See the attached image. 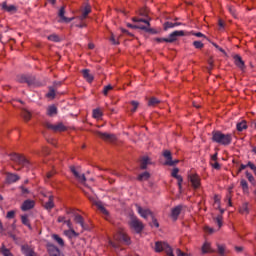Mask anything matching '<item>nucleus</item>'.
I'll return each instance as SVG.
<instances>
[{
  "instance_id": "f257e3e1",
  "label": "nucleus",
  "mask_w": 256,
  "mask_h": 256,
  "mask_svg": "<svg viewBox=\"0 0 256 256\" xmlns=\"http://www.w3.org/2000/svg\"><path fill=\"white\" fill-rule=\"evenodd\" d=\"M212 141L218 145H223L224 147L229 146L233 142V134H225L219 130L212 132Z\"/></svg>"
},
{
  "instance_id": "f03ea898",
  "label": "nucleus",
  "mask_w": 256,
  "mask_h": 256,
  "mask_svg": "<svg viewBox=\"0 0 256 256\" xmlns=\"http://www.w3.org/2000/svg\"><path fill=\"white\" fill-rule=\"evenodd\" d=\"M132 21L134 23H145V25H147V26L140 27L141 31H145V33H150L151 35H157V33H159L156 29L151 28V23L149 22V21H151L150 18L143 19V18L134 17V18H132Z\"/></svg>"
},
{
  "instance_id": "7ed1b4c3",
  "label": "nucleus",
  "mask_w": 256,
  "mask_h": 256,
  "mask_svg": "<svg viewBox=\"0 0 256 256\" xmlns=\"http://www.w3.org/2000/svg\"><path fill=\"white\" fill-rule=\"evenodd\" d=\"M10 159L22 167H29L30 165L29 160H27V158L21 154L13 153L10 155Z\"/></svg>"
},
{
  "instance_id": "20e7f679",
  "label": "nucleus",
  "mask_w": 256,
  "mask_h": 256,
  "mask_svg": "<svg viewBox=\"0 0 256 256\" xmlns=\"http://www.w3.org/2000/svg\"><path fill=\"white\" fill-rule=\"evenodd\" d=\"M44 126L46 127V129H51L55 133H63V131H67V127L63 125V123H58L56 125H53L49 122H46Z\"/></svg>"
},
{
  "instance_id": "39448f33",
  "label": "nucleus",
  "mask_w": 256,
  "mask_h": 256,
  "mask_svg": "<svg viewBox=\"0 0 256 256\" xmlns=\"http://www.w3.org/2000/svg\"><path fill=\"white\" fill-rule=\"evenodd\" d=\"M130 227L131 229H134L136 233H141V231L144 229L143 222H141L137 217L131 218Z\"/></svg>"
},
{
  "instance_id": "423d86ee",
  "label": "nucleus",
  "mask_w": 256,
  "mask_h": 256,
  "mask_svg": "<svg viewBox=\"0 0 256 256\" xmlns=\"http://www.w3.org/2000/svg\"><path fill=\"white\" fill-rule=\"evenodd\" d=\"M163 157L164 159H166L164 164L168 165L169 167H173L174 165H177V163H179V160H173V155L169 150H164Z\"/></svg>"
},
{
  "instance_id": "0eeeda50",
  "label": "nucleus",
  "mask_w": 256,
  "mask_h": 256,
  "mask_svg": "<svg viewBox=\"0 0 256 256\" xmlns=\"http://www.w3.org/2000/svg\"><path fill=\"white\" fill-rule=\"evenodd\" d=\"M18 83H27V85H33L35 83V78L31 75L21 74L17 76Z\"/></svg>"
},
{
  "instance_id": "6e6552de",
  "label": "nucleus",
  "mask_w": 256,
  "mask_h": 256,
  "mask_svg": "<svg viewBox=\"0 0 256 256\" xmlns=\"http://www.w3.org/2000/svg\"><path fill=\"white\" fill-rule=\"evenodd\" d=\"M95 135H97V137H100V139H103V141H110V143H112L116 139L115 134H109L107 132L97 131Z\"/></svg>"
},
{
  "instance_id": "1a4fd4ad",
  "label": "nucleus",
  "mask_w": 256,
  "mask_h": 256,
  "mask_svg": "<svg viewBox=\"0 0 256 256\" xmlns=\"http://www.w3.org/2000/svg\"><path fill=\"white\" fill-rule=\"evenodd\" d=\"M188 179H189V181L192 184V187L194 189H199V187H201V178H199V175H197V174H190L188 176Z\"/></svg>"
},
{
  "instance_id": "9d476101",
  "label": "nucleus",
  "mask_w": 256,
  "mask_h": 256,
  "mask_svg": "<svg viewBox=\"0 0 256 256\" xmlns=\"http://www.w3.org/2000/svg\"><path fill=\"white\" fill-rule=\"evenodd\" d=\"M177 37H185V31L176 30V31L170 33L168 40H167L168 43H173V42L177 41Z\"/></svg>"
},
{
  "instance_id": "9b49d317",
  "label": "nucleus",
  "mask_w": 256,
  "mask_h": 256,
  "mask_svg": "<svg viewBox=\"0 0 256 256\" xmlns=\"http://www.w3.org/2000/svg\"><path fill=\"white\" fill-rule=\"evenodd\" d=\"M136 209L140 217H143V219H147L148 217H153V212H151V210L149 209H143L139 205H136Z\"/></svg>"
},
{
  "instance_id": "f8f14e48",
  "label": "nucleus",
  "mask_w": 256,
  "mask_h": 256,
  "mask_svg": "<svg viewBox=\"0 0 256 256\" xmlns=\"http://www.w3.org/2000/svg\"><path fill=\"white\" fill-rule=\"evenodd\" d=\"M44 197H48V201H43V207L46 211H51L53 207H55V202L53 201V195H44Z\"/></svg>"
},
{
  "instance_id": "ddd939ff",
  "label": "nucleus",
  "mask_w": 256,
  "mask_h": 256,
  "mask_svg": "<svg viewBox=\"0 0 256 256\" xmlns=\"http://www.w3.org/2000/svg\"><path fill=\"white\" fill-rule=\"evenodd\" d=\"M70 171L73 173L74 177H76V179L80 183H85V181H87V178H85V174H79L75 166H71Z\"/></svg>"
},
{
  "instance_id": "4468645a",
  "label": "nucleus",
  "mask_w": 256,
  "mask_h": 256,
  "mask_svg": "<svg viewBox=\"0 0 256 256\" xmlns=\"http://www.w3.org/2000/svg\"><path fill=\"white\" fill-rule=\"evenodd\" d=\"M70 171L73 173L74 177H76V179L80 183H85V181H87V178H85V174H79L75 166H71Z\"/></svg>"
},
{
  "instance_id": "2eb2a0df",
  "label": "nucleus",
  "mask_w": 256,
  "mask_h": 256,
  "mask_svg": "<svg viewBox=\"0 0 256 256\" xmlns=\"http://www.w3.org/2000/svg\"><path fill=\"white\" fill-rule=\"evenodd\" d=\"M33 207H35V200L27 199L22 203L21 209L23 211H30Z\"/></svg>"
},
{
  "instance_id": "dca6fc26",
  "label": "nucleus",
  "mask_w": 256,
  "mask_h": 256,
  "mask_svg": "<svg viewBox=\"0 0 256 256\" xmlns=\"http://www.w3.org/2000/svg\"><path fill=\"white\" fill-rule=\"evenodd\" d=\"M181 211H183V205H178L172 208L171 217L172 219H174V221H177V219L179 218V215H181Z\"/></svg>"
},
{
  "instance_id": "f3484780",
  "label": "nucleus",
  "mask_w": 256,
  "mask_h": 256,
  "mask_svg": "<svg viewBox=\"0 0 256 256\" xmlns=\"http://www.w3.org/2000/svg\"><path fill=\"white\" fill-rule=\"evenodd\" d=\"M114 239H116V241H123L124 243H126V245H129L131 243V239L129 238V236H127V234H125V232H119L117 236H114Z\"/></svg>"
},
{
  "instance_id": "a211bd4d",
  "label": "nucleus",
  "mask_w": 256,
  "mask_h": 256,
  "mask_svg": "<svg viewBox=\"0 0 256 256\" xmlns=\"http://www.w3.org/2000/svg\"><path fill=\"white\" fill-rule=\"evenodd\" d=\"M19 179H21V177L17 174H13V173H7L6 174V181L10 185L13 184V183H17V181H19Z\"/></svg>"
},
{
  "instance_id": "6ab92c4d",
  "label": "nucleus",
  "mask_w": 256,
  "mask_h": 256,
  "mask_svg": "<svg viewBox=\"0 0 256 256\" xmlns=\"http://www.w3.org/2000/svg\"><path fill=\"white\" fill-rule=\"evenodd\" d=\"M234 63L241 71L245 70V61L238 54L234 56Z\"/></svg>"
},
{
  "instance_id": "aec40b11",
  "label": "nucleus",
  "mask_w": 256,
  "mask_h": 256,
  "mask_svg": "<svg viewBox=\"0 0 256 256\" xmlns=\"http://www.w3.org/2000/svg\"><path fill=\"white\" fill-rule=\"evenodd\" d=\"M2 11H7V13H17V6L15 5H7V2H3L2 5Z\"/></svg>"
},
{
  "instance_id": "412c9836",
  "label": "nucleus",
  "mask_w": 256,
  "mask_h": 256,
  "mask_svg": "<svg viewBox=\"0 0 256 256\" xmlns=\"http://www.w3.org/2000/svg\"><path fill=\"white\" fill-rule=\"evenodd\" d=\"M58 17L64 21V23H71L73 21V18H67L65 17V6H62L59 10Z\"/></svg>"
},
{
  "instance_id": "4be33fe9",
  "label": "nucleus",
  "mask_w": 256,
  "mask_h": 256,
  "mask_svg": "<svg viewBox=\"0 0 256 256\" xmlns=\"http://www.w3.org/2000/svg\"><path fill=\"white\" fill-rule=\"evenodd\" d=\"M89 13H91V5L86 4V6L84 7V9L82 11V14L79 17L80 21H85V19H87V15H89Z\"/></svg>"
},
{
  "instance_id": "5701e85b",
  "label": "nucleus",
  "mask_w": 256,
  "mask_h": 256,
  "mask_svg": "<svg viewBox=\"0 0 256 256\" xmlns=\"http://www.w3.org/2000/svg\"><path fill=\"white\" fill-rule=\"evenodd\" d=\"M179 25H182V23H180V22H175V23H173V22L167 21V22H165L164 25H163L164 31H167V30H169V29H173V28H175V27H179Z\"/></svg>"
},
{
  "instance_id": "b1692460",
  "label": "nucleus",
  "mask_w": 256,
  "mask_h": 256,
  "mask_svg": "<svg viewBox=\"0 0 256 256\" xmlns=\"http://www.w3.org/2000/svg\"><path fill=\"white\" fill-rule=\"evenodd\" d=\"M74 221H75V223H78V225H80V227H82V229H86L85 220L83 219V216H81L79 214H75Z\"/></svg>"
},
{
  "instance_id": "393cba45",
  "label": "nucleus",
  "mask_w": 256,
  "mask_h": 256,
  "mask_svg": "<svg viewBox=\"0 0 256 256\" xmlns=\"http://www.w3.org/2000/svg\"><path fill=\"white\" fill-rule=\"evenodd\" d=\"M82 75H83L84 79H86V81H88V83H92L94 78H93V75H91V73H89V69L82 70Z\"/></svg>"
},
{
  "instance_id": "a878e982",
  "label": "nucleus",
  "mask_w": 256,
  "mask_h": 256,
  "mask_svg": "<svg viewBox=\"0 0 256 256\" xmlns=\"http://www.w3.org/2000/svg\"><path fill=\"white\" fill-rule=\"evenodd\" d=\"M202 253H215V250L211 248V244L209 242H205L202 246Z\"/></svg>"
},
{
  "instance_id": "bb28decb",
  "label": "nucleus",
  "mask_w": 256,
  "mask_h": 256,
  "mask_svg": "<svg viewBox=\"0 0 256 256\" xmlns=\"http://www.w3.org/2000/svg\"><path fill=\"white\" fill-rule=\"evenodd\" d=\"M94 203H95L96 207L99 209V211H101V213L103 215H105L106 217H109V211H107V209H105L103 207V203H101V202H94Z\"/></svg>"
},
{
  "instance_id": "cd10ccee",
  "label": "nucleus",
  "mask_w": 256,
  "mask_h": 256,
  "mask_svg": "<svg viewBox=\"0 0 256 256\" xmlns=\"http://www.w3.org/2000/svg\"><path fill=\"white\" fill-rule=\"evenodd\" d=\"M159 103H161V100H159L155 97H152L148 101V106L149 107H157V105H159Z\"/></svg>"
},
{
  "instance_id": "c85d7f7f",
  "label": "nucleus",
  "mask_w": 256,
  "mask_h": 256,
  "mask_svg": "<svg viewBox=\"0 0 256 256\" xmlns=\"http://www.w3.org/2000/svg\"><path fill=\"white\" fill-rule=\"evenodd\" d=\"M149 164V157L144 156L140 161V169H147V165Z\"/></svg>"
},
{
  "instance_id": "c756f323",
  "label": "nucleus",
  "mask_w": 256,
  "mask_h": 256,
  "mask_svg": "<svg viewBox=\"0 0 256 256\" xmlns=\"http://www.w3.org/2000/svg\"><path fill=\"white\" fill-rule=\"evenodd\" d=\"M21 222H22L26 227H28V229H33V228L31 227V223L29 222V218H28L27 215L21 216Z\"/></svg>"
},
{
  "instance_id": "7c9ffc66",
  "label": "nucleus",
  "mask_w": 256,
  "mask_h": 256,
  "mask_svg": "<svg viewBox=\"0 0 256 256\" xmlns=\"http://www.w3.org/2000/svg\"><path fill=\"white\" fill-rule=\"evenodd\" d=\"M47 114L50 117H53V115H57V107L55 105L49 106L47 110Z\"/></svg>"
},
{
  "instance_id": "2f4dec72",
  "label": "nucleus",
  "mask_w": 256,
  "mask_h": 256,
  "mask_svg": "<svg viewBox=\"0 0 256 256\" xmlns=\"http://www.w3.org/2000/svg\"><path fill=\"white\" fill-rule=\"evenodd\" d=\"M240 185H241L242 190L244 191V193H249V184L247 183V180L242 179L240 181Z\"/></svg>"
},
{
  "instance_id": "473e14b6",
  "label": "nucleus",
  "mask_w": 256,
  "mask_h": 256,
  "mask_svg": "<svg viewBox=\"0 0 256 256\" xmlns=\"http://www.w3.org/2000/svg\"><path fill=\"white\" fill-rule=\"evenodd\" d=\"M236 129L237 131H245V129H247V122L246 121H242V122H239L237 125H236Z\"/></svg>"
},
{
  "instance_id": "72a5a7b5",
  "label": "nucleus",
  "mask_w": 256,
  "mask_h": 256,
  "mask_svg": "<svg viewBox=\"0 0 256 256\" xmlns=\"http://www.w3.org/2000/svg\"><path fill=\"white\" fill-rule=\"evenodd\" d=\"M149 177H151V174H149V172H144L138 175V181H147L149 180Z\"/></svg>"
},
{
  "instance_id": "f704fd0d",
  "label": "nucleus",
  "mask_w": 256,
  "mask_h": 256,
  "mask_svg": "<svg viewBox=\"0 0 256 256\" xmlns=\"http://www.w3.org/2000/svg\"><path fill=\"white\" fill-rule=\"evenodd\" d=\"M22 117L24 120L26 121H31V112H29V110H22V113H21Z\"/></svg>"
},
{
  "instance_id": "c9c22d12",
  "label": "nucleus",
  "mask_w": 256,
  "mask_h": 256,
  "mask_svg": "<svg viewBox=\"0 0 256 256\" xmlns=\"http://www.w3.org/2000/svg\"><path fill=\"white\" fill-rule=\"evenodd\" d=\"M52 238L54 239V241H57L58 245H60V247H63L65 245V242L62 240L61 237H59V235L54 234L52 236Z\"/></svg>"
},
{
  "instance_id": "e433bc0d",
  "label": "nucleus",
  "mask_w": 256,
  "mask_h": 256,
  "mask_svg": "<svg viewBox=\"0 0 256 256\" xmlns=\"http://www.w3.org/2000/svg\"><path fill=\"white\" fill-rule=\"evenodd\" d=\"M49 99H55V88L49 87V92L46 94Z\"/></svg>"
},
{
  "instance_id": "4c0bfd02",
  "label": "nucleus",
  "mask_w": 256,
  "mask_h": 256,
  "mask_svg": "<svg viewBox=\"0 0 256 256\" xmlns=\"http://www.w3.org/2000/svg\"><path fill=\"white\" fill-rule=\"evenodd\" d=\"M48 41H53L54 43H59V41H61V39L56 34H52V35L48 36Z\"/></svg>"
},
{
  "instance_id": "58836bf2",
  "label": "nucleus",
  "mask_w": 256,
  "mask_h": 256,
  "mask_svg": "<svg viewBox=\"0 0 256 256\" xmlns=\"http://www.w3.org/2000/svg\"><path fill=\"white\" fill-rule=\"evenodd\" d=\"M103 116V113L99 109H94L93 110V117L94 119H99Z\"/></svg>"
},
{
  "instance_id": "ea45409f",
  "label": "nucleus",
  "mask_w": 256,
  "mask_h": 256,
  "mask_svg": "<svg viewBox=\"0 0 256 256\" xmlns=\"http://www.w3.org/2000/svg\"><path fill=\"white\" fill-rule=\"evenodd\" d=\"M193 46L195 47V49H203L205 47V44H203V42L201 41H194Z\"/></svg>"
},
{
  "instance_id": "a19ab883",
  "label": "nucleus",
  "mask_w": 256,
  "mask_h": 256,
  "mask_svg": "<svg viewBox=\"0 0 256 256\" xmlns=\"http://www.w3.org/2000/svg\"><path fill=\"white\" fill-rule=\"evenodd\" d=\"M240 213L242 214L249 213V204L247 203L243 204L242 207L240 208Z\"/></svg>"
},
{
  "instance_id": "79ce46f5",
  "label": "nucleus",
  "mask_w": 256,
  "mask_h": 256,
  "mask_svg": "<svg viewBox=\"0 0 256 256\" xmlns=\"http://www.w3.org/2000/svg\"><path fill=\"white\" fill-rule=\"evenodd\" d=\"M215 223L218 225L219 229H221V227L223 226V217L221 216H217L214 219Z\"/></svg>"
},
{
  "instance_id": "37998d69",
  "label": "nucleus",
  "mask_w": 256,
  "mask_h": 256,
  "mask_svg": "<svg viewBox=\"0 0 256 256\" xmlns=\"http://www.w3.org/2000/svg\"><path fill=\"white\" fill-rule=\"evenodd\" d=\"M246 177H247L248 181L250 183H252V185H255V177H253V175L251 173H249L248 171H246Z\"/></svg>"
},
{
  "instance_id": "c03bdc74",
  "label": "nucleus",
  "mask_w": 256,
  "mask_h": 256,
  "mask_svg": "<svg viewBox=\"0 0 256 256\" xmlns=\"http://www.w3.org/2000/svg\"><path fill=\"white\" fill-rule=\"evenodd\" d=\"M179 173V168H174L172 170L171 176L174 177V179H177V177H180L181 175L178 174Z\"/></svg>"
},
{
  "instance_id": "a18cd8bd",
  "label": "nucleus",
  "mask_w": 256,
  "mask_h": 256,
  "mask_svg": "<svg viewBox=\"0 0 256 256\" xmlns=\"http://www.w3.org/2000/svg\"><path fill=\"white\" fill-rule=\"evenodd\" d=\"M217 247H218V253H219V255H225V246H223V245H217Z\"/></svg>"
},
{
  "instance_id": "49530a36",
  "label": "nucleus",
  "mask_w": 256,
  "mask_h": 256,
  "mask_svg": "<svg viewBox=\"0 0 256 256\" xmlns=\"http://www.w3.org/2000/svg\"><path fill=\"white\" fill-rule=\"evenodd\" d=\"M112 89H113V86H111V85L105 86L104 89H103V94L104 95H109V91H111Z\"/></svg>"
},
{
  "instance_id": "de8ad7c7",
  "label": "nucleus",
  "mask_w": 256,
  "mask_h": 256,
  "mask_svg": "<svg viewBox=\"0 0 256 256\" xmlns=\"http://www.w3.org/2000/svg\"><path fill=\"white\" fill-rule=\"evenodd\" d=\"M131 105H132V107H133V109H132L131 111H132V113H135V111H137V108L139 107V102H137V101H132V102H131Z\"/></svg>"
},
{
  "instance_id": "09e8293b",
  "label": "nucleus",
  "mask_w": 256,
  "mask_h": 256,
  "mask_svg": "<svg viewBox=\"0 0 256 256\" xmlns=\"http://www.w3.org/2000/svg\"><path fill=\"white\" fill-rule=\"evenodd\" d=\"M154 41L157 43H169V38H155Z\"/></svg>"
},
{
  "instance_id": "8fccbe9b",
  "label": "nucleus",
  "mask_w": 256,
  "mask_h": 256,
  "mask_svg": "<svg viewBox=\"0 0 256 256\" xmlns=\"http://www.w3.org/2000/svg\"><path fill=\"white\" fill-rule=\"evenodd\" d=\"M192 35H194V37H203L204 39H207V36H205V34L201 33V32H191Z\"/></svg>"
},
{
  "instance_id": "3c124183",
  "label": "nucleus",
  "mask_w": 256,
  "mask_h": 256,
  "mask_svg": "<svg viewBox=\"0 0 256 256\" xmlns=\"http://www.w3.org/2000/svg\"><path fill=\"white\" fill-rule=\"evenodd\" d=\"M20 190L22 195H29L30 193L29 189L25 188V186H20Z\"/></svg>"
},
{
  "instance_id": "603ef678",
  "label": "nucleus",
  "mask_w": 256,
  "mask_h": 256,
  "mask_svg": "<svg viewBox=\"0 0 256 256\" xmlns=\"http://www.w3.org/2000/svg\"><path fill=\"white\" fill-rule=\"evenodd\" d=\"M210 165L213 167V169H221V164H219V162H210Z\"/></svg>"
},
{
  "instance_id": "864d4df0",
  "label": "nucleus",
  "mask_w": 256,
  "mask_h": 256,
  "mask_svg": "<svg viewBox=\"0 0 256 256\" xmlns=\"http://www.w3.org/2000/svg\"><path fill=\"white\" fill-rule=\"evenodd\" d=\"M151 227L159 228V222H157V219H155V217H153V216H152Z\"/></svg>"
},
{
  "instance_id": "5fc2aeb1",
  "label": "nucleus",
  "mask_w": 256,
  "mask_h": 256,
  "mask_svg": "<svg viewBox=\"0 0 256 256\" xmlns=\"http://www.w3.org/2000/svg\"><path fill=\"white\" fill-rule=\"evenodd\" d=\"M176 179H177V181H178L179 190L181 191V189H182V183H183V177H182V176H178Z\"/></svg>"
},
{
  "instance_id": "6e6d98bb",
  "label": "nucleus",
  "mask_w": 256,
  "mask_h": 256,
  "mask_svg": "<svg viewBox=\"0 0 256 256\" xmlns=\"http://www.w3.org/2000/svg\"><path fill=\"white\" fill-rule=\"evenodd\" d=\"M110 41L113 45H119V41L117 39H115V35H111L110 37Z\"/></svg>"
},
{
  "instance_id": "4d7b16f0",
  "label": "nucleus",
  "mask_w": 256,
  "mask_h": 256,
  "mask_svg": "<svg viewBox=\"0 0 256 256\" xmlns=\"http://www.w3.org/2000/svg\"><path fill=\"white\" fill-rule=\"evenodd\" d=\"M64 225H67L68 229H73V223H71V219L66 220Z\"/></svg>"
},
{
  "instance_id": "13d9d810",
  "label": "nucleus",
  "mask_w": 256,
  "mask_h": 256,
  "mask_svg": "<svg viewBox=\"0 0 256 256\" xmlns=\"http://www.w3.org/2000/svg\"><path fill=\"white\" fill-rule=\"evenodd\" d=\"M6 217L7 219H13V217H15V211H9Z\"/></svg>"
},
{
  "instance_id": "bf43d9fd",
  "label": "nucleus",
  "mask_w": 256,
  "mask_h": 256,
  "mask_svg": "<svg viewBox=\"0 0 256 256\" xmlns=\"http://www.w3.org/2000/svg\"><path fill=\"white\" fill-rule=\"evenodd\" d=\"M58 223H63L65 224V222L67 221V219L65 218V216H59L57 219Z\"/></svg>"
},
{
  "instance_id": "052dcab7",
  "label": "nucleus",
  "mask_w": 256,
  "mask_h": 256,
  "mask_svg": "<svg viewBox=\"0 0 256 256\" xmlns=\"http://www.w3.org/2000/svg\"><path fill=\"white\" fill-rule=\"evenodd\" d=\"M128 27H130V29H141V27H143V25H133V24H128Z\"/></svg>"
},
{
  "instance_id": "680f3d73",
  "label": "nucleus",
  "mask_w": 256,
  "mask_h": 256,
  "mask_svg": "<svg viewBox=\"0 0 256 256\" xmlns=\"http://www.w3.org/2000/svg\"><path fill=\"white\" fill-rule=\"evenodd\" d=\"M66 214H67V215H73L74 217H75V215H77V214L75 213V211H74L73 209H71V208L66 210Z\"/></svg>"
},
{
  "instance_id": "e2e57ef3",
  "label": "nucleus",
  "mask_w": 256,
  "mask_h": 256,
  "mask_svg": "<svg viewBox=\"0 0 256 256\" xmlns=\"http://www.w3.org/2000/svg\"><path fill=\"white\" fill-rule=\"evenodd\" d=\"M176 255L177 256H187V254H185V252L181 251V249L176 250Z\"/></svg>"
},
{
  "instance_id": "0e129e2a",
  "label": "nucleus",
  "mask_w": 256,
  "mask_h": 256,
  "mask_svg": "<svg viewBox=\"0 0 256 256\" xmlns=\"http://www.w3.org/2000/svg\"><path fill=\"white\" fill-rule=\"evenodd\" d=\"M217 155H218V154H217V152H216L214 155L211 156V162H210V163H213V162L215 163V162H217Z\"/></svg>"
},
{
  "instance_id": "69168bd1",
  "label": "nucleus",
  "mask_w": 256,
  "mask_h": 256,
  "mask_svg": "<svg viewBox=\"0 0 256 256\" xmlns=\"http://www.w3.org/2000/svg\"><path fill=\"white\" fill-rule=\"evenodd\" d=\"M218 25H219L220 29H225V22H223V20H219Z\"/></svg>"
},
{
  "instance_id": "338daca9",
  "label": "nucleus",
  "mask_w": 256,
  "mask_h": 256,
  "mask_svg": "<svg viewBox=\"0 0 256 256\" xmlns=\"http://www.w3.org/2000/svg\"><path fill=\"white\" fill-rule=\"evenodd\" d=\"M140 15H141V17H147V11L146 10H141Z\"/></svg>"
},
{
  "instance_id": "774afa93",
  "label": "nucleus",
  "mask_w": 256,
  "mask_h": 256,
  "mask_svg": "<svg viewBox=\"0 0 256 256\" xmlns=\"http://www.w3.org/2000/svg\"><path fill=\"white\" fill-rule=\"evenodd\" d=\"M53 175H55L54 172H48L46 177H47V179H51V177H53Z\"/></svg>"
}]
</instances>
